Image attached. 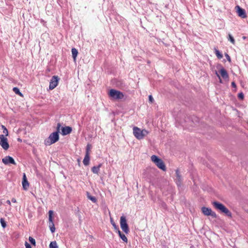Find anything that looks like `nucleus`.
Segmentation results:
<instances>
[{
    "label": "nucleus",
    "mask_w": 248,
    "mask_h": 248,
    "mask_svg": "<svg viewBox=\"0 0 248 248\" xmlns=\"http://www.w3.org/2000/svg\"><path fill=\"white\" fill-rule=\"evenodd\" d=\"M212 203L214 208L217 211L225 214L228 217H232L231 212L222 203L216 201L212 202Z\"/></svg>",
    "instance_id": "f257e3e1"
},
{
    "label": "nucleus",
    "mask_w": 248,
    "mask_h": 248,
    "mask_svg": "<svg viewBox=\"0 0 248 248\" xmlns=\"http://www.w3.org/2000/svg\"><path fill=\"white\" fill-rule=\"evenodd\" d=\"M133 130L134 136L138 140L143 139L144 137L147 135L149 133L146 130H141L140 128L136 126H134Z\"/></svg>",
    "instance_id": "f03ea898"
},
{
    "label": "nucleus",
    "mask_w": 248,
    "mask_h": 248,
    "mask_svg": "<svg viewBox=\"0 0 248 248\" xmlns=\"http://www.w3.org/2000/svg\"><path fill=\"white\" fill-rule=\"evenodd\" d=\"M59 140V135L57 132H55L51 133L48 138L46 139L44 141V144L46 146L50 145Z\"/></svg>",
    "instance_id": "7ed1b4c3"
},
{
    "label": "nucleus",
    "mask_w": 248,
    "mask_h": 248,
    "mask_svg": "<svg viewBox=\"0 0 248 248\" xmlns=\"http://www.w3.org/2000/svg\"><path fill=\"white\" fill-rule=\"evenodd\" d=\"M109 97L114 100H120L124 97V93L115 89H111L108 93Z\"/></svg>",
    "instance_id": "20e7f679"
},
{
    "label": "nucleus",
    "mask_w": 248,
    "mask_h": 248,
    "mask_svg": "<svg viewBox=\"0 0 248 248\" xmlns=\"http://www.w3.org/2000/svg\"><path fill=\"white\" fill-rule=\"evenodd\" d=\"M151 160L155 163L158 168L164 171L166 170V166L163 161L161 159L159 158L156 155H153L151 156Z\"/></svg>",
    "instance_id": "39448f33"
},
{
    "label": "nucleus",
    "mask_w": 248,
    "mask_h": 248,
    "mask_svg": "<svg viewBox=\"0 0 248 248\" xmlns=\"http://www.w3.org/2000/svg\"><path fill=\"white\" fill-rule=\"evenodd\" d=\"M120 226L122 230L125 233L127 234L129 232V229L126 222V217L124 216H122L120 218Z\"/></svg>",
    "instance_id": "423d86ee"
},
{
    "label": "nucleus",
    "mask_w": 248,
    "mask_h": 248,
    "mask_svg": "<svg viewBox=\"0 0 248 248\" xmlns=\"http://www.w3.org/2000/svg\"><path fill=\"white\" fill-rule=\"evenodd\" d=\"M53 211L49 210L48 212V227L52 233L55 231V227L53 220Z\"/></svg>",
    "instance_id": "0eeeda50"
},
{
    "label": "nucleus",
    "mask_w": 248,
    "mask_h": 248,
    "mask_svg": "<svg viewBox=\"0 0 248 248\" xmlns=\"http://www.w3.org/2000/svg\"><path fill=\"white\" fill-rule=\"evenodd\" d=\"M0 145L5 150H7L9 147L8 139L3 135H0Z\"/></svg>",
    "instance_id": "6e6552de"
},
{
    "label": "nucleus",
    "mask_w": 248,
    "mask_h": 248,
    "mask_svg": "<svg viewBox=\"0 0 248 248\" xmlns=\"http://www.w3.org/2000/svg\"><path fill=\"white\" fill-rule=\"evenodd\" d=\"M202 213L205 216H211L214 218H216L217 217L216 213L213 212L211 208L202 207Z\"/></svg>",
    "instance_id": "1a4fd4ad"
},
{
    "label": "nucleus",
    "mask_w": 248,
    "mask_h": 248,
    "mask_svg": "<svg viewBox=\"0 0 248 248\" xmlns=\"http://www.w3.org/2000/svg\"><path fill=\"white\" fill-rule=\"evenodd\" d=\"M59 80L58 76H54L52 77L49 83V88L50 90L54 89L58 85Z\"/></svg>",
    "instance_id": "9d476101"
},
{
    "label": "nucleus",
    "mask_w": 248,
    "mask_h": 248,
    "mask_svg": "<svg viewBox=\"0 0 248 248\" xmlns=\"http://www.w3.org/2000/svg\"><path fill=\"white\" fill-rule=\"evenodd\" d=\"M235 9H236V13L239 16L243 18H246L247 17V15L245 10L244 9L241 8L238 5L236 6Z\"/></svg>",
    "instance_id": "9b49d317"
},
{
    "label": "nucleus",
    "mask_w": 248,
    "mask_h": 248,
    "mask_svg": "<svg viewBox=\"0 0 248 248\" xmlns=\"http://www.w3.org/2000/svg\"><path fill=\"white\" fill-rule=\"evenodd\" d=\"M2 161L5 164H8L9 163L16 164L14 159L10 156H7L2 158Z\"/></svg>",
    "instance_id": "f8f14e48"
},
{
    "label": "nucleus",
    "mask_w": 248,
    "mask_h": 248,
    "mask_svg": "<svg viewBox=\"0 0 248 248\" xmlns=\"http://www.w3.org/2000/svg\"><path fill=\"white\" fill-rule=\"evenodd\" d=\"M62 135H66L70 134L72 131L71 127L69 126L62 127Z\"/></svg>",
    "instance_id": "ddd939ff"
},
{
    "label": "nucleus",
    "mask_w": 248,
    "mask_h": 248,
    "mask_svg": "<svg viewBox=\"0 0 248 248\" xmlns=\"http://www.w3.org/2000/svg\"><path fill=\"white\" fill-rule=\"evenodd\" d=\"M176 178L175 179L176 183L178 186H180L181 185V182L182 181V178L180 175V172L178 170H176Z\"/></svg>",
    "instance_id": "4468645a"
},
{
    "label": "nucleus",
    "mask_w": 248,
    "mask_h": 248,
    "mask_svg": "<svg viewBox=\"0 0 248 248\" xmlns=\"http://www.w3.org/2000/svg\"><path fill=\"white\" fill-rule=\"evenodd\" d=\"M220 74L221 75V76L224 78V79H227L228 78V75L226 71V70L222 68L220 69Z\"/></svg>",
    "instance_id": "2eb2a0df"
},
{
    "label": "nucleus",
    "mask_w": 248,
    "mask_h": 248,
    "mask_svg": "<svg viewBox=\"0 0 248 248\" xmlns=\"http://www.w3.org/2000/svg\"><path fill=\"white\" fill-rule=\"evenodd\" d=\"M101 166H102V164H99L97 166H93L92 168V172L93 173L98 174L100 170V168H101Z\"/></svg>",
    "instance_id": "dca6fc26"
},
{
    "label": "nucleus",
    "mask_w": 248,
    "mask_h": 248,
    "mask_svg": "<svg viewBox=\"0 0 248 248\" xmlns=\"http://www.w3.org/2000/svg\"><path fill=\"white\" fill-rule=\"evenodd\" d=\"M90 162V155H88V154H86L83 163L85 166H87L89 164Z\"/></svg>",
    "instance_id": "f3484780"
},
{
    "label": "nucleus",
    "mask_w": 248,
    "mask_h": 248,
    "mask_svg": "<svg viewBox=\"0 0 248 248\" xmlns=\"http://www.w3.org/2000/svg\"><path fill=\"white\" fill-rule=\"evenodd\" d=\"M72 54V57L74 59V60L75 61L76 60V58L77 57L78 51L77 49L75 48H72L71 50Z\"/></svg>",
    "instance_id": "a211bd4d"
},
{
    "label": "nucleus",
    "mask_w": 248,
    "mask_h": 248,
    "mask_svg": "<svg viewBox=\"0 0 248 248\" xmlns=\"http://www.w3.org/2000/svg\"><path fill=\"white\" fill-rule=\"evenodd\" d=\"M22 186L23 189L25 190H27L29 186V184L27 179L23 180Z\"/></svg>",
    "instance_id": "6ab92c4d"
},
{
    "label": "nucleus",
    "mask_w": 248,
    "mask_h": 248,
    "mask_svg": "<svg viewBox=\"0 0 248 248\" xmlns=\"http://www.w3.org/2000/svg\"><path fill=\"white\" fill-rule=\"evenodd\" d=\"M13 91L15 93L20 95V96H23L22 93L20 92L19 89L17 87H14L13 89Z\"/></svg>",
    "instance_id": "aec40b11"
},
{
    "label": "nucleus",
    "mask_w": 248,
    "mask_h": 248,
    "mask_svg": "<svg viewBox=\"0 0 248 248\" xmlns=\"http://www.w3.org/2000/svg\"><path fill=\"white\" fill-rule=\"evenodd\" d=\"M49 248H58V246L56 241L51 242L49 244Z\"/></svg>",
    "instance_id": "412c9836"
},
{
    "label": "nucleus",
    "mask_w": 248,
    "mask_h": 248,
    "mask_svg": "<svg viewBox=\"0 0 248 248\" xmlns=\"http://www.w3.org/2000/svg\"><path fill=\"white\" fill-rule=\"evenodd\" d=\"M215 54L218 59H221L223 57L222 54L217 49H215Z\"/></svg>",
    "instance_id": "4be33fe9"
},
{
    "label": "nucleus",
    "mask_w": 248,
    "mask_h": 248,
    "mask_svg": "<svg viewBox=\"0 0 248 248\" xmlns=\"http://www.w3.org/2000/svg\"><path fill=\"white\" fill-rule=\"evenodd\" d=\"M110 223L114 227L115 230H117L118 228H119L118 226L116 224L113 220L110 218Z\"/></svg>",
    "instance_id": "5701e85b"
},
{
    "label": "nucleus",
    "mask_w": 248,
    "mask_h": 248,
    "mask_svg": "<svg viewBox=\"0 0 248 248\" xmlns=\"http://www.w3.org/2000/svg\"><path fill=\"white\" fill-rule=\"evenodd\" d=\"M228 40L233 44L235 43V40L232 35L230 34L228 35Z\"/></svg>",
    "instance_id": "b1692460"
},
{
    "label": "nucleus",
    "mask_w": 248,
    "mask_h": 248,
    "mask_svg": "<svg viewBox=\"0 0 248 248\" xmlns=\"http://www.w3.org/2000/svg\"><path fill=\"white\" fill-rule=\"evenodd\" d=\"M120 237L125 243H127V239L126 238V237L125 236V235L123 234V233H122L120 235Z\"/></svg>",
    "instance_id": "393cba45"
},
{
    "label": "nucleus",
    "mask_w": 248,
    "mask_h": 248,
    "mask_svg": "<svg viewBox=\"0 0 248 248\" xmlns=\"http://www.w3.org/2000/svg\"><path fill=\"white\" fill-rule=\"evenodd\" d=\"M2 128L3 129V133L5 134V136H7L8 135L7 129L4 125H2Z\"/></svg>",
    "instance_id": "a878e982"
},
{
    "label": "nucleus",
    "mask_w": 248,
    "mask_h": 248,
    "mask_svg": "<svg viewBox=\"0 0 248 248\" xmlns=\"http://www.w3.org/2000/svg\"><path fill=\"white\" fill-rule=\"evenodd\" d=\"M0 223H1V226L3 228H5L6 227V223L5 222L4 219L2 218H0Z\"/></svg>",
    "instance_id": "bb28decb"
},
{
    "label": "nucleus",
    "mask_w": 248,
    "mask_h": 248,
    "mask_svg": "<svg viewBox=\"0 0 248 248\" xmlns=\"http://www.w3.org/2000/svg\"><path fill=\"white\" fill-rule=\"evenodd\" d=\"M88 198L89 199H90L91 201H92L94 203L96 202V199L95 197H94L88 195Z\"/></svg>",
    "instance_id": "cd10ccee"
},
{
    "label": "nucleus",
    "mask_w": 248,
    "mask_h": 248,
    "mask_svg": "<svg viewBox=\"0 0 248 248\" xmlns=\"http://www.w3.org/2000/svg\"><path fill=\"white\" fill-rule=\"evenodd\" d=\"M29 240L32 245L34 246L35 245V240L34 238H33L32 237L30 236Z\"/></svg>",
    "instance_id": "c85d7f7f"
},
{
    "label": "nucleus",
    "mask_w": 248,
    "mask_h": 248,
    "mask_svg": "<svg viewBox=\"0 0 248 248\" xmlns=\"http://www.w3.org/2000/svg\"><path fill=\"white\" fill-rule=\"evenodd\" d=\"M91 146L89 144H88L86 147V154H88V155H90V150L91 149Z\"/></svg>",
    "instance_id": "c756f323"
},
{
    "label": "nucleus",
    "mask_w": 248,
    "mask_h": 248,
    "mask_svg": "<svg viewBox=\"0 0 248 248\" xmlns=\"http://www.w3.org/2000/svg\"><path fill=\"white\" fill-rule=\"evenodd\" d=\"M61 124L60 123H58L57 124V131L58 132V134H59V132H60V130L61 129Z\"/></svg>",
    "instance_id": "7c9ffc66"
},
{
    "label": "nucleus",
    "mask_w": 248,
    "mask_h": 248,
    "mask_svg": "<svg viewBox=\"0 0 248 248\" xmlns=\"http://www.w3.org/2000/svg\"><path fill=\"white\" fill-rule=\"evenodd\" d=\"M154 100V98H153V96L151 95H150L149 96V102H151V103H153Z\"/></svg>",
    "instance_id": "2f4dec72"
},
{
    "label": "nucleus",
    "mask_w": 248,
    "mask_h": 248,
    "mask_svg": "<svg viewBox=\"0 0 248 248\" xmlns=\"http://www.w3.org/2000/svg\"><path fill=\"white\" fill-rule=\"evenodd\" d=\"M25 245L26 248H31V245L27 242H25Z\"/></svg>",
    "instance_id": "473e14b6"
},
{
    "label": "nucleus",
    "mask_w": 248,
    "mask_h": 248,
    "mask_svg": "<svg viewBox=\"0 0 248 248\" xmlns=\"http://www.w3.org/2000/svg\"><path fill=\"white\" fill-rule=\"evenodd\" d=\"M238 97H239V98H240V99H243V98H244V94H243V93H239V94H238Z\"/></svg>",
    "instance_id": "72a5a7b5"
},
{
    "label": "nucleus",
    "mask_w": 248,
    "mask_h": 248,
    "mask_svg": "<svg viewBox=\"0 0 248 248\" xmlns=\"http://www.w3.org/2000/svg\"><path fill=\"white\" fill-rule=\"evenodd\" d=\"M115 231H116V232L118 233V234H119V236L122 233L120 231L119 228H118L117 230H115Z\"/></svg>",
    "instance_id": "f704fd0d"
},
{
    "label": "nucleus",
    "mask_w": 248,
    "mask_h": 248,
    "mask_svg": "<svg viewBox=\"0 0 248 248\" xmlns=\"http://www.w3.org/2000/svg\"><path fill=\"white\" fill-rule=\"evenodd\" d=\"M226 57L229 61H231V58H230V56L228 55V54H226Z\"/></svg>",
    "instance_id": "c9c22d12"
},
{
    "label": "nucleus",
    "mask_w": 248,
    "mask_h": 248,
    "mask_svg": "<svg viewBox=\"0 0 248 248\" xmlns=\"http://www.w3.org/2000/svg\"><path fill=\"white\" fill-rule=\"evenodd\" d=\"M11 201H12V202H13L14 203H16V199H15V198H12L11 200Z\"/></svg>",
    "instance_id": "e433bc0d"
},
{
    "label": "nucleus",
    "mask_w": 248,
    "mask_h": 248,
    "mask_svg": "<svg viewBox=\"0 0 248 248\" xmlns=\"http://www.w3.org/2000/svg\"><path fill=\"white\" fill-rule=\"evenodd\" d=\"M232 87H236V85H235V83H234V82H232Z\"/></svg>",
    "instance_id": "4c0bfd02"
},
{
    "label": "nucleus",
    "mask_w": 248,
    "mask_h": 248,
    "mask_svg": "<svg viewBox=\"0 0 248 248\" xmlns=\"http://www.w3.org/2000/svg\"><path fill=\"white\" fill-rule=\"evenodd\" d=\"M6 203H7V204H8L9 205H11V202H10V201H9V200H7V201H6Z\"/></svg>",
    "instance_id": "58836bf2"
},
{
    "label": "nucleus",
    "mask_w": 248,
    "mask_h": 248,
    "mask_svg": "<svg viewBox=\"0 0 248 248\" xmlns=\"http://www.w3.org/2000/svg\"><path fill=\"white\" fill-rule=\"evenodd\" d=\"M216 74H217V76L218 77V78H219V79H220V76H219V75L217 74V72H216ZM220 82H221V79H220Z\"/></svg>",
    "instance_id": "ea45409f"
},
{
    "label": "nucleus",
    "mask_w": 248,
    "mask_h": 248,
    "mask_svg": "<svg viewBox=\"0 0 248 248\" xmlns=\"http://www.w3.org/2000/svg\"><path fill=\"white\" fill-rule=\"evenodd\" d=\"M25 179H26V175L24 173V175H23V180H25Z\"/></svg>",
    "instance_id": "a19ab883"
}]
</instances>
